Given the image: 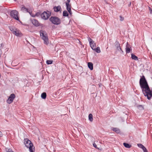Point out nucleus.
I'll list each match as a JSON object with an SVG mask.
<instances>
[{
    "mask_svg": "<svg viewBox=\"0 0 152 152\" xmlns=\"http://www.w3.org/2000/svg\"><path fill=\"white\" fill-rule=\"evenodd\" d=\"M140 85L144 96L150 100L152 97V90H151L144 76L140 80Z\"/></svg>",
    "mask_w": 152,
    "mask_h": 152,
    "instance_id": "1",
    "label": "nucleus"
},
{
    "mask_svg": "<svg viewBox=\"0 0 152 152\" xmlns=\"http://www.w3.org/2000/svg\"><path fill=\"white\" fill-rule=\"evenodd\" d=\"M24 143L26 146L29 148L30 152H34V147L31 141L27 138L25 139Z\"/></svg>",
    "mask_w": 152,
    "mask_h": 152,
    "instance_id": "2",
    "label": "nucleus"
},
{
    "mask_svg": "<svg viewBox=\"0 0 152 152\" xmlns=\"http://www.w3.org/2000/svg\"><path fill=\"white\" fill-rule=\"evenodd\" d=\"M40 36L44 41V44L47 45H48L49 44V41L46 32L43 30L41 31H40Z\"/></svg>",
    "mask_w": 152,
    "mask_h": 152,
    "instance_id": "3",
    "label": "nucleus"
},
{
    "mask_svg": "<svg viewBox=\"0 0 152 152\" xmlns=\"http://www.w3.org/2000/svg\"><path fill=\"white\" fill-rule=\"evenodd\" d=\"M50 20L53 24L58 25L61 23V20L58 18L56 17H51Z\"/></svg>",
    "mask_w": 152,
    "mask_h": 152,
    "instance_id": "4",
    "label": "nucleus"
},
{
    "mask_svg": "<svg viewBox=\"0 0 152 152\" xmlns=\"http://www.w3.org/2000/svg\"><path fill=\"white\" fill-rule=\"evenodd\" d=\"M18 12L15 10L12 11L10 13V15L11 17L15 19L20 21L19 17L18 15Z\"/></svg>",
    "mask_w": 152,
    "mask_h": 152,
    "instance_id": "5",
    "label": "nucleus"
},
{
    "mask_svg": "<svg viewBox=\"0 0 152 152\" xmlns=\"http://www.w3.org/2000/svg\"><path fill=\"white\" fill-rule=\"evenodd\" d=\"M51 12L49 11L44 12L41 14L42 18L45 20L48 19L51 15Z\"/></svg>",
    "mask_w": 152,
    "mask_h": 152,
    "instance_id": "6",
    "label": "nucleus"
},
{
    "mask_svg": "<svg viewBox=\"0 0 152 152\" xmlns=\"http://www.w3.org/2000/svg\"><path fill=\"white\" fill-rule=\"evenodd\" d=\"M114 46L117 51L120 52L121 53L123 52V50L120 47V44L118 41H116L114 43Z\"/></svg>",
    "mask_w": 152,
    "mask_h": 152,
    "instance_id": "7",
    "label": "nucleus"
},
{
    "mask_svg": "<svg viewBox=\"0 0 152 152\" xmlns=\"http://www.w3.org/2000/svg\"><path fill=\"white\" fill-rule=\"evenodd\" d=\"M15 97V94H11L10 96L8 99L7 100V102L9 104L13 102Z\"/></svg>",
    "mask_w": 152,
    "mask_h": 152,
    "instance_id": "8",
    "label": "nucleus"
},
{
    "mask_svg": "<svg viewBox=\"0 0 152 152\" xmlns=\"http://www.w3.org/2000/svg\"><path fill=\"white\" fill-rule=\"evenodd\" d=\"M13 34L17 37H21L23 36V34L21 31L16 28H15V30L14 31Z\"/></svg>",
    "mask_w": 152,
    "mask_h": 152,
    "instance_id": "9",
    "label": "nucleus"
},
{
    "mask_svg": "<svg viewBox=\"0 0 152 152\" xmlns=\"http://www.w3.org/2000/svg\"><path fill=\"white\" fill-rule=\"evenodd\" d=\"M21 10L23 11V12H29V13L30 14L31 16L32 17H35V15H33L32 13L29 10H28L24 6H23L21 8Z\"/></svg>",
    "mask_w": 152,
    "mask_h": 152,
    "instance_id": "10",
    "label": "nucleus"
},
{
    "mask_svg": "<svg viewBox=\"0 0 152 152\" xmlns=\"http://www.w3.org/2000/svg\"><path fill=\"white\" fill-rule=\"evenodd\" d=\"M88 41L90 47L92 49L95 48L96 44L90 38L88 39Z\"/></svg>",
    "mask_w": 152,
    "mask_h": 152,
    "instance_id": "11",
    "label": "nucleus"
},
{
    "mask_svg": "<svg viewBox=\"0 0 152 152\" xmlns=\"http://www.w3.org/2000/svg\"><path fill=\"white\" fill-rule=\"evenodd\" d=\"M66 5L67 10L69 14L71 15L72 14V12L71 10V6L68 3H66Z\"/></svg>",
    "mask_w": 152,
    "mask_h": 152,
    "instance_id": "12",
    "label": "nucleus"
},
{
    "mask_svg": "<svg viewBox=\"0 0 152 152\" xmlns=\"http://www.w3.org/2000/svg\"><path fill=\"white\" fill-rule=\"evenodd\" d=\"M126 51L127 53H129L130 52V50L131 49V47L130 45L128 44V42L127 43V45L126 48Z\"/></svg>",
    "mask_w": 152,
    "mask_h": 152,
    "instance_id": "13",
    "label": "nucleus"
},
{
    "mask_svg": "<svg viewBox=\"0 0 152 152\" xmlns=\"http://www.w3.org/2000/svg\"><path fill=\"white\" fill-rule=\"evenodd\" d=\"M31 22L34 25L36 26H38L39 25V23L38 21L35 19L32 20Z\"/></svg>",
    "mask_w": 152,
    "mask_h": 152,
    "instance_id": "14",
    "label": "nucleus"
},
{
    "mask_svg": "<svg viewBox=\"0 0 152 152\" xmlns=\"http://www.w3.org/2000/svg\"><path fill=\"white\" fill-rule=\"evenodd\" d=\"M54 11L56 12H58L59 11H61V7L60 6H55L54 7Z\"/></svg>",
    "mask_w": 152,
    "mask_h": 152,
    "instance_id": "15",
    "label": "nucleus"
},
{
    "mask_svg": "<svg viewBox=\"0 0 152 152\" xmlns=\"http://www.w3.org/2000/svg\"><path fill=\"white\" fill-rule=\"evenodd\" d=\"M88 68L91 70H92L93 69V64L91 62H88Z\"/></svg>",
    "mask_w": 152,
    "mask_h": 152,
    "instance_id": "16",
    "label": "nucleus"
},
{
    "mask_svg": "<svg viewBox=\"0 0 152 152\" xmlns=\"http://www.w3.org/2000/svg\"><path fill=\"white\" fill-rule=\"evenodd\" d=\"M112 130L116 132L117 133H118L120 132V130L118 128H113L111 129Z\"/></svg>",
    "mask_w": 152,
    "mask_h": 152,
    "instance_id": "17",
    "label": "nucleus"
},
{
    "mask_svg": "<svg viewBox=\"0 0 152 152\" xmlns=\"http://www.w3.org/2000/svg\"><path fill=\"white\" fill-rule=\"evenodd\" d=\"M93 50H95L96 52L98 53H99L101 52V50H100V48L99 47H97V48H94V49H93Z\"/></svg>",
    "mask_w": 152,
    "mask_h": 152,
    "instance_id": "18",
    "label": "nucleus"
},
{
    "mask_svg": "<svg viewBox=\"0 0 152 152\" xmlns=\"http://www.w3.org/2000/svg\"><path fill=\"white\" fill-rule=\"evenodd\" d=\"M88 119L91 122H92L93 120V116L90 113L88 115Z\"/></svg>",
    "mask_w": 152,
    "mask_h": 152,
    "instance_id": "19",
    "label": "nucleus"
},
{
    "mask_svg": "<svg viewBox=\"0 0 152 152\" xmlns=\"http://www.w3.org/2000/svg\"><path fill=\"white\" fill-rule=\"evenodd\" d=\"M131 57L134 60H138L137 57L133 54H131Z\"/></svg>",
    "mask_w": 152,
    "mask_h": 152,
    "instance_id": "20",
    "label": "nucleus"
},
{
    "mask_svg": "<svg viewBox=\"0 0 152 152\" xmlns=\"http://www.w3.org/2000/svg\"><path fill=\"white\" fill-rule=\"evenodd\" d=\"M123 145L126 148H129L131 146V145H130L129 144L126 143H123Z\"/></svg>",
    "mask_w": 152,
    "mask_h": 152,
    "instance_id": "21",
    "label": "nucleus"
},
{
    "mask_svg": "<svg viewBox=\"0 0 152 152\" xmlns=\"http://www.w3.org/2000/svg\"><path fill=\"white\" fill-rule=\"evenodd\" d=\"M46 94L44 92L41 95V97L43 99H45L46 98Z\"/></svg>",
    "mask_w": 152,
    "mask_h": 152,
    "instance_id": "22",
    "label": "nucleus"
},
{
    "mask_svg": "<svg viewBox=\"0 0 152 152\" xmlns=\"http://www.w3.org/2000/svg\"><path fill=\"white\" fill-rule=\"evenodd\" d=\"M68 14L67 12L66 11H64L63 12V15L64 16L67 17L68 16Z\"/></svg>",
    "mask_w": 152,
    "mask_h": 152,
    "instance_id": "23",
    "label": "nucleus"
},
{
    "mask_svg": "<svg viewBox=\"0 0 152 152\" xmlns=\"http://www.w3.org/2000/svg\"><path fill=\"white\" fill-rule=\"evenodd\" d=\"M53 63V61L51 60H47L46 61V63L48 64H51Z\"/></svg>",
    "mask_w": 152,
    "mask_h": 152,
    "instance_id": "24",
    "label": "nucleus"
},
{
    "mask_svg": "<svg viewBox=\"0 0 152 152\" xmlns=\"http://www.w3.org/2000/svg\"><path fill=\"white\" fill-rule=\"evenodd\" d=\"M5 151L7 152H14L11 149L8 148H6L5 149Z\"/></svg>",
    "mask_w": 152,
    "mask_h": 152,
    "instance_id": "25",
    "label": "nucleus"
},
{
    "mask_svg": "<svg viewBox=\"0 0 152 152\" xmlns=\"http://www.w3.org/2000/svg\"><path fill=\"white\" fill-rule=\"evenodd\" d=\"M15 28H13L12 26H10L9 27V28L10 30L11 31L12 33L13 32H14V31H15Z\"/></svg>",
    "mask_w": 152,
    "mask_h": 152,
    "instance_id": "26",
    "label": "nucleus"
},
{
    "mask_svg": "<svg viewBox=\"0 0 152 152\" xmlns=\"http://www.w3.org/2000/svg\"><path fill=\"white\" fill-rule=\"evenodd\" d=\"M137 145L138 147L142 149L144 147L142 144L140 143L137 144Z\"/></svg>",
    "mask_w": 152,
    "mask_h": 152,
    "instance_id": "27",
    "label": "nucleus"
},
{
    "mask_svg": "<svg viewBox=\"0 0 152 152\" xmlns=\"http://www.w3.org/2000/svg\"><path fill=\"white\" fill-rule=\"evenodd\" d=\"M142 149L144 152H148L146 148L144 146L143 147Z\"/></svg>",
    "mask_w": 152,
    "mask_h": 152,
    "instance_id": "28",
    "label": "nucleus"
},
{
    "mask_svg": "<svg viewBox=\"0 0 152 152\" xmlns=\"http://www.w3.org/2000/svg\"><path fill=\"white\" fill-rule=\"evenodd\" d=\"M138 108L140 110H142L143 109V107L141 105H139L137 106Z\"/></svg>",
    "mask_w": 152,
    "mask_h": 152,
    "instance_id": "29",
    "label": "nucleus"
},
{
    "mask_svg": "<svg viewBox=\"0 0 152 152\" xmlns=\"http://www.w3.org/2000/svg\"><path fill=\"white\" fill-rule=\"evenodd\" d=\"M120 21H122L124 20V17H122V16H120Z\"/></svg>",
    "mask_w": 152,
    "mask_h": 152,
    "instance_id": "30",
    "label": "nucleus"
},
{
    "mask_svg": "<svg viewBox=\"0 0 152 152\" xmlns=\"http://www.w3.org/2000/svg\"><path fill=\"white\" fill-rule=\"evenodd\" d=\"M148 8L150 13L152 14V9L150 7Z\"/></svg>",
    "mask_w": 152,
    "mask_h": 152,
    "instance_id": "31",
    "label": "nucleus"
},
{
    "mask_svg": "<svg viewBox=\"0 0 152 152\" xmlns=\"http://www.w3.org/2000/svg\"><path fill=\"white\" fill-rule=\"evenodd\" d=\"M93 145L94 147L96 148V145L95 143H94L93 144Z\"/></svg>",
    "mask_w": 152,
    "mask_h": 152,
    "instance_id": "32",
    "label": "nucleus"
},
{
    "mask_svg": "<svg viewBox=\"0 0 152 152\" xmlns=\"http://www.w3.org/2000/svg\"><path fill=\"white\" fill-rule=\"evenodd\" d=\"M3 136V134L2 132L0 131V137H2Z\"/></svg>",
    "mask_w": 152,
    "mask_h": 152,
    "instance_id": "33",
    "label": "nucleus"
},
{
    "mask_svg": "<svg viewBox=\"0 0 152 152\" xmlns=\"http://www.w3.org/2000/svg\"><path fill=\"white\" fill-rule=\"evenodd\" d=\"M70 0H67V2H66V3H69L70 2Z\"/></svg>",
    "mask_w": 152,
    "mask_h": 152,
    "instance_id": "34",
    "label": "nucleus"
}]
</instances>
